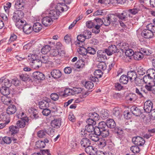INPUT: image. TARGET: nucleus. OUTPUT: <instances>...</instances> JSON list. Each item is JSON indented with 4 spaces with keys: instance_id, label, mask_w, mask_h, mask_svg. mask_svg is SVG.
<instances>
[{
    "instance_id": "nucleus-1",
    "label": "nucleus",
    "mask_w": 155,
    "mask_h": 155,
    "mask_svg": "<svg viewBox=\"0 0 155 155\" xmlns=\"http://www.w3.org/2000/svg\"><path fill=\"white\" fill-rule=\"evenodd\" d=\"M88 117L89 118L87 119L86 123H91L93 124H96V121H97L100 118L99 115L94 112L89 113Z\"/></svg>"
},
{
    "instance_id": "nucleus-2",
    "label": "nucleus",
    "mask_w": 155,
    "mask_h": 155,
    "mask_svg": "<svg viewBox=\"0 0 155 155\" xmlns=\"http://www.w3.org/2000/svg\"><path fill=\"white\" fill-rule=\"evenodd\" d=\"M106 54L107 52H105V49L104 50H99L97 52V57L96 59L97 61H104L107 59Z\"/></svg>"
},
{
    "instance_id": "nucleus-3",
    "label": "nucleus",
    "mask_w": 155,
    "mask_h": 155,
    "mask_svg": "<svg viewBox=\"0 0 155 155\" xmlns=\"http://www.w3.org/2000/svg\"><path fill=\"white\" fill-rule=\"evenodd\" d=\"M117 17L122 20L126 21L128 20V18H132V16L131 15L128 13L127 10L124 11L122 13H117L116 14Z\"/></svg>"
},
{
    "instance_id": "nucleus-4",
    "label": "nucleus",
    "mask_w": 155,
    "mask_h": 155,
    "mask_svg": "<svg viewBox=\"0 0 155 155\" xmlns=\"http://www.w3.org/2000/svg\"><path fill=\"white\" fill-rule=\"evenodd\" d=\"M20 118L21 119L18 120L16 123V125L18 128H24L27 124H28L29 120L28 118L27 117Z\"/></svg>"
},
{
    "instance_id": "nucleus-5",
    "label": "nucleus",
    "mask_w": 155,
    "mask_h": 155,
    "mask_svg": "<svg viewBox=\"0 0 155 155\" xmlns=\"http://www.w3.org/2000/svg\"><path fill=\"white\" fill-rule=\"evenodd\" d=\"M153 103L150 100L147 101L144 104L143 108L146 113H150L153 110Z\"/></svg>"
},
{
    "instance_id": "nucleus-6",
    "label": "nucleus",
    "mask_w": 155,
    "mask_h": 155,
    "mask_svg": "<svg viewBox=\"0 0 155 155\" xmlns=\"http://www.w3.org/2000/svg\"><path fill=\"white\" fill-rule=\"evenodd\" d=\"M132 141L135 145L139 146H143L145 143V140L144 139L139 136H137L133 138Z\"/></svg>"
},
{
    "instance_id": "nucleus-7",
    "label": "nucleus",
    "mask_w": 155,
    "mask_h": 155,
    "mask_svg": "<svg viewBox=\"0 0 155 155\" xmlns=\"http://www.w3.org/2000/svg\"><path fill=\"white\" fill-rule=\"evenodd\" d=\"M59 7L58 6L56 10H52L49 11V15L52 19H56L58 18L60 13V12H59L60 10L59 9Z\"/></svg>"
},
{
    "instance_id": "nucleus-8",
    "label": "nucleus",
    "mask_w": 155,
    "mask_h": 155,
    "mask_svg": "<svg viewBox=\"0 0 155 155\" xmlns=\"http://www.w3.org/2000/svg\"><path fill=\"white\" fill-rule=\"evenodd\" d=\"M24 14L22 11L19 10L15 11L13 14L12 19L14 21L20 20L24 16Z\"/></svg>"
},
{
    "instance_id": "nucleus-9",
    "label": "nucleus",
    "mask_w": 155,
    "mask_h": 155,
    "mask_svg": "<svg viewBox=\"0 0 155 155\" xmlns=\"http://www.w3.org/2000/svg\"><path fill=\"white\" fill-rule=\"evenodd\" d=\"M105 52H107V54L110 56L113 54L119 51V49H118L115 45H111L109 46L108 48L105 49Z\"/></svg>"
},
{
    "instance_id": "nucleus-10",
    "label": "nucleus",
    "mask_w": 155,
    "mask_h": 155,
    "mask_svg": "<svg viewBox=\"0 0 155 155\" xmlns=\"http://www.w3.org/2000/svg\"><path fill=\"white\" fill-rule=\"evenodd\" d=\"M127 76L129 80V81L131 82H132L135 81V83H136L137 77V74L134 71H128L127 73Z\"/></svg>"
},
{
    "instance_id": "nucleus-11",
    "label": "nucleus",
    "mask_w": 155,
    "mask_h": 155,
    "mask_svg": "<svg viewBox=\"0 0 155 155\" xmlns=\"http://www.w3.org/2000/svg\"><path fill=\"white\" fill-rule=\"evenodd\" d=\"M146 91L149 92L150 93L155 94V85L153 84V83H148L146 84L144 86Z\"/></svg>"
},
{
    "instance_id": "nucleus-12",
    "label": "nucleus",
    "mask_w": 155,
    "mask_h": 155,
    "mask_svg": "<svg viewBox=\"0 0 155 155\" xmlns=\"http://www.w3.org/2000/svg\"><path fill=\"white\" fill-rule=\"evenodd\" d=\"M103 123L100 135L103 137H106L109 135V130L105 124V122H104Z\"/></svg>"
},
{
    "instance_id": "nucleus-13",
    "label": "nucleus",
    "mask_w": 155,
    "mask_h": 155,
    "mask_svg": "<svg viewBox=\"0 0 155 155\" xmlns=\"http://www.w3.org/2000/svg\"><path fill=\"white\" fill-rule=\"evenodd\" d=\"M61 119L58 118L52 120L51 122V126L54 128H58L61 125Z\"/></svg>"
},
{
    "instance_id": "nucleus-14",
    "label": "nucleus",
    "mask_w": 155,
    "mask_h": 155,
    "mask_svg": "<svg viewBox=\"0 0 155 155\" xmlns=\"http://www.w3.org/2000/svg\"><path fill=\"white\" fill-rule=\"evenodd\" d=\"M141 35L143 37L146 38H151L153 35L152 32L148 28L143 30Z\"/></svg>"
},
{
    "instance_id": "nucleus-15",
    "label": "nucleus",
    "mask_w": 155,
    "mask_h": 155,
    "mask_svg": "<svg viewBox=\"0 0 155 155\" xmlns=\"http://www.w3.org/2000/svg\"><path fill=\"white\" fill-rule=\"evenodd\" d=\"M32 75L34 79L35 80H42L45 78L44 74L39 71L34 72L33 73Z\"/></svg>"
},
{
    "instance_id": "nucleus-16",
    "label": "nucleus",
    "mask_w": 155,
    "mask_h": 155,
    "mask_svg": "<svg viewBox=\"0 0 155 155\" xmlns=\"http://www.w3.org/2000/svg\"><path fill=\"white\" fill-rule=\"evenodd\" d=\"M51 76L54 79H58L60 78L62 73L58 69H53L51 72Z\"/></svg>"
},
{
    "instance_id": "nucleus-17",
    "label": "nucleus",
    "mask_w": 155,
    "mask_h": 155,
    "mask_svg": "<svg viewBox=\"0 0 155 155\" xmlns=\"http://www.w3.org/2000/svg\"><path fill=\"white\" fill-rule=\"evenodd\" d=\"M130 109L132 113L136 116H140L142 114L140 109L135 106H132Z\"/></svg>"
},
{
    "instance_id": "nucleus-18",
    "label": "nucleus",
    "mask_w": 155,
    "mask_h": 155,
    "mask_svg": "<svg viewBox=\"0 0 155 155\" xmlns=\"http://www.w3.org/2000/svg\"><path fill=\"white\" fill-rule=\"evenodd\" d=\"M1 119L5 121L6 124H8L10 121V117L9 114L7 112H3L0 115Z\"/></svg>"
},
{
    "instance_id": "nucleus-19",
    "label": "nucleus",
    "mask_w": 155,
    "mask_h": 155,
    "mask_svg": "<svg viewBox=\"0 0 155 155\" xmlns=\"http://www.w3.org/2000/svg\"><path fill=\"white\" fill-rule=\"evenodd\" d=\"M22 1L23 0H17L15 1V6L17 9L21 10L24 9L25 4Z\"/></svg>"
},
{
    "instance_id": "nucleus-20",
    "label": "nucleus",
    "mask_w": 155,
    "mask_h": 155,
    "mask_svg": "<svg viewBox=\"0 0 155 155\" xmlns=\"http://www.w3.org/2000/svg\"><path fill=\"white\" fill-rule=\"evenodd\" d=\"M22 29L24 32L27 34H30L33 31V28H32V26L28 24L25 23L24 25V27Z\"/></svg>"
},
{
    "instance_id": "nucleus-21",
    "label": "nucleus",
    "mask_w": 155,
    "mask_h": 155,
    "mask_svg": "<svg viewBox=\"0 0 155 155\" xmlns=\"http://www.w3.org/2000/svg\"><path fill=\"white\" fill-rule=\"evenodd\" d=\"M104 121H101L99 123L98 127L95 126L94 127V131L95 134L100 136L101 134V131L102 128Z\"/></svg>"
},
{
    "instance_id": "nucleus-22",
    "label": "nucleus",
    "mask_w": 155,
    "mask_h": 155,
    "mask_svg": "<svg viewBox=\"0 0 155 155\" xmlns=\"http://www.w3.org/2000/svg\"><path fill=\"white\" fill-rule=\"evenodd\" d=\"M52 19L51 17L46 16L43 18L42 19V22L45 26L50 25L52 23Z\"/></svg>"
},
{
    "instance_id": "nucleus-23",
    "label": "nucleus",
    "mask_w": 155,
    "mask_h": 155,
    "mask_svg": "<svg viewBox=\"0 0 155 155\" xmlns=\"http://www.w3.org/2000/svg\"><path fill=\"white\" fill-rule=\"evenodd\" d=\"M30 64L32 66V68L36 69L39 68L42 66L41 62L39 59L32 61Z\"/></svg>"
},
{
    "instance_id": "nucleus-24",
    "label": "nucleus",
    "mask_w": 155,
    "mask_h": 155,
    "mask_svg": "<svg viewBox=\"0 0 155 155\" xmlns=\"http://www.w3.org/2000/svg\"><path fill=\"white\" fill-rule=\"evenodd\" d=\"M105 124L108 128H114L116 127V123L113 119H109L107 120L106 122H105Z\"/></svg>"
},
{
    "instance_id": "nucleus-25",
    "label": "nucleus",
    "mask_w": 155,
    "mask_h": 155,
    "mask_svg": "<svg viewBox=\"0 0 155 155\" xmlns=\"http://www.w3.org/2000/svg\"><path fill=\"white\" fill-rule=\"evenodd\" d=\"M91 144V142L88 138H83L81 141V145L82 147H86L89 146Z\"/></svg>"
},
{
    "instance_id": "nucleus-26",
    "label": "nucleus",
    "mask_w": 155,
    "mask_h": 155,
    "mask_svg": "<svg viewBox=\"0 0 155 155\" xmlns=\"http://www.w3.org/2000/svg\"><path fill=\"white\" fill-rule=\"evenodd\" d=\"M78 41H76L75 43L76 45H82L84 44V42L85 39H86L84 35H80L77 37Z\"/></svg>"
},
{
    "instance_id": "nucleus-27",
    "label": "nucleus",
    "mask_w": 155,
    "mask_h": 155,
    "mask_svg": "<svg viewBox=\"0 0 155 155\" xmlns=\"http://www.w3.org/2000/svg\"><path fill=\"white\" fill-rule=\"evenodd\" d=\"M87 125L85 128L84 132H88L89 133L92 132L94 130V126L96 124H93L87 123Z\"/></svg>"
},
{
    "instance_id": "nucleus-28",
    "label": "nucleus",
    "mask_w": 155,
    "mask_h": 155,
    "mask_svg": "<svg viewBox=\"0 0 155 155\" xmlns=\"http://www.w3.org/2000/svg\"><path fill=\"white\" fill-rule=\"evenodd\" d=\"M16 111V106L14 105H10L7 108L6 112L9 115L12 114H14Z\"/></svg>"
},
{
    "instance_id": "nucleus-29",
    "label": "nucleus",
    "mask_w": 155,
    "mask_h": 155,
    "mask_svg": "<svg viewBox=\"0 0 155 155\" xmlns=\"http://www.w3.org/2000/svg\"><path fill=\"white\" fill-rule=\"evenodd\" d=\"M84 45H79V48L78 49V51L79 54L86 57L87 54V49L83 47Z\"/></svg>"
},
{
    "instance_id": "nucleus-30",
    "label": "nucleus",
    "mask_w": 155,
    "mask_h": 155,
    "mask_svg": "<svg viewBox=\"0 0 155 155\" xmlns=\"http://www.w3.org/2000/svg\"><path fill=\"white\" fill-rule=\"evenodd\" d=\"M85 65V62L83 60L80 59L78 60L74 64V67L77 68H82Z\"/></svg>"
},
{
    "instance_id": "nucleus-31",
    "label": "nucleus",
    "mask_w": 155,
    "mask_h": 155,
    "mask_svg": "<svg viewBox=\"0 0 155 155\" xmlns=\"http://www.w3.org/2000/svg\"><path fill=\"white\" fill-rule=\"evenodd\" d=\"M33 30L35 32H39L42 28V25L39 22L35 23L32 27Z\"/></svg>"
},
{
    "instance_id": "nucleus-32",
    "label": "nucleus",
    "mask_w": 155,
    "mask_h": 155,
    "mask_svg": "<svg viewBox=\"0 0 155 155\" xmlns=\"http://www.w3.org/2000/svg\"><path fill=\"white\" fill-rule=\"evenodd\" d=\"M15 22L16 26L20 29H22L24 27V25L26 23V21L24 20H17V21H14Z\"/></svg>"
},
{
    "instance_id": "nucleus-33",
    "label": "nucleus",
    "mask_w": 155,
    "mask_h": 155,
    "mask_svg": "<svg viewBox=\"0 0 155 155\" xmlns=\"http://www.w3.org/2000/svg\"><path fill=\"white\" fill-rule=\"evenodd\" d=\"M143 53L140 51L135 52L133 55L134 59L137 60H140L142 59L143 58Z\"/></svg>"
},
{
    "instance_id": "nucleus-34",
    "label": "nucleus",
    "mask_w": 155,
    "mask_h": 155,
    "mask_svg": "<svg viewBox=\"0 0 155 155\" xmlns=\"http://www.w3.org/2000/svg\"><path fill=\"white\" fill-rule=\"evenodd\" d=\"M129 80L127 75L123 74L121 75L119 79L120 82L123 84H126Z\"/></svg>"
},
{
    "instance_id": "nucleus-35",
    "label": "nucleus",
    "mask_w": 155,
    "mask_h": 155,
    "mask_svg": "<svg viewBox=\"0 0 155 155\" xmlns=\"http://www.w3.org/2000/svg\"><path fill=\"white\" fill-rule=\"evenodd\" d=\"M110 23L113 25H115L117 24L118 21L116 18L117 16H115L114 14H111L110 15Z\"/></svg>"
},
{
    "instance_id": "nucleus-36",
    "label": "nucleus",
    "mask_w": 155,
    "mask_h": 155,
    "mask_svg": "<svg viewBox=\"0 0 155 155\" xmlns=\"http://www.w3.org/2000/svg\"><path fill=\"white\" fill-rule=\"evenodd\" d=\"M0 92L3 95H8L10 93L9 88L4 87V86H3L0 89Z\"/></svg>"
},
{
    "instance_id": "nucleus-37",
    "label": "nucleus",
    "mask_w": 155,
    "mask_h": 155,
    "mask_svg": "<svg viewBox=\"0 0 155 155\" xmlns=\"http://www.w3.org/2000/svg\"><path fill=\"white\" fill-rule=\"evenodd\" d=\"M2 86L9 88L11 86V81L8 79H2Z\"/></svg>"
},
{
    "instance_id": "nucleus-38",
    "label": "nucleus",
    "mask_w": 155,
    "mask_h": 155,
    "mask_svg": "<svg viewBox=\"0 0 155 155\" xmlns=\"http://www.w3.org/2000/svg\"><path fill=\"white\" fill-rule=\"evenodd\" d=\"M99 62L97 64V67L99 68L98 69L104 71L106 68V65L104 61H98Z\"/></svg>"
},
{
    "instance_id": "nucleus-39",
    "label": "nucleus",
    "mask_w": 155,
    "mask_h": 155,
    "mask_svg": "<svg viewBox=\"0 0 155 155\" xmlns=\"http://www.w3.org/2000/svg\"><path fill=\"white\" fill-rule=\"evenodd\" d=\"M143 81L145 84L153 83V78L148 75H145L143 78Z\"/></svg>"
},
{
    "instance_id": "nucleus-40",
    "label": "nucleus",
    "mask_w": 155,
    "mask_h": 155,
    "mask_svg": "<svg viewBox=\"0 0 155 155\" xmlns=\"http://www.w3.org/2000/svg\"><path fill=\"white\" fill-rule=\"evenodd\" d=\"M40 60L42 64V63L49 64H51L52 63L51 61L49 60V58L48 56H42V57L41 58Z\"/></svg>"
},
{
    "instance_id": "nucleus-41",
    "label": "nucleus",
    "mask_w": 155,
    "mask_h": 155,
    "mask_svg": "<svg viewBox=\"0 0 155 155\" xmlns=\"http://www.w3.org/2000/svg\"><path fill=\"white\" fill-rule=\"evenodd\" d=\"M51 49V47L49 45H46L43 47L41 49V53L44 54H47Z\"/></svg>"
},
{
    "instance_id": "nucleus-42",
    "label": "nucleus",
    "mask_w": 155,
    "mask_h": 155,
    "mask_svg": "<svg viewBox=\"0 0 155 155\" xmlns=\"http://www.w3.org/2000/svg\"><path fill=\"white\" fill-rule=\"evenodd\" d=\"M46 144L44 141L39 140L36 143V147L38 148H43L45 146Z\"/></svg>"
},
{
    "instance_id": "nucleus-43",
    "label": "nucleus",
    "mask_w": 155,
    "mask_h": 155,
    "mask_svg": "<svg viewBox=\"0 0 155 155\" xmlns=\"http://www.w3.org/2000/svg\"><path fill=\"white\" fill-rule=\"evenodd\" d=\"M38 105L39 108L42 110L48 108L49 106V105H48L47 103H45L42 101L39 102Z\"/></svg>"
},
{
    "instance_id": "nucleus-44",
    "label": "nucleus",
    "mask_w": 155,
    "mask_h": 155,
    "mask_svg": "<svg viewBox=\"0 0 155 155\" xmlns=\"http://www.w3.org/2000/svg\"><path fill=\"white\" fill-rule=\"evenodd\" d=\"M9 129L12 135L17 133L18 131V128L17 126H10L9 127Z\"/></svg>"
},
{
    "instance_id": "nucleus-45",
    "label": "nucleus",
    "mask_w": 155,
    "mask_h": 155,
    "mask_svg": "<svg viewBox=\"0 0 155 155\" xmlns=\"http://www.w3.org/2000/svg\"><path fill=\"white\" fill-rule=\"evenodd\" d=\"M72 89H71L69 88H67L65 89L64 91V94L63 95L66 97V96L73 95Z\"/></svg>"
},
{
    "instance_id": "nucleus-46",
    "label": "nucleus",
    "mask_w": 155,
    "mask_h": 155,
    "mask_svg": "<svg viewBox=\"0 0 155 155\" xmlns=\"http://www.w3.org/2000/svg\"><path fill=\"white\" fill-rule=\"evenodd\" d=\"M28 111H29V112H30L31 111V112H32L33 118L36 119L39 117V115L38 113V111L36 110L34 108H31L29 109Z\"/></svg>"
},
{
    "instance_id": "nucleus-47",
    "label": "nucleus",
    "mask_w": 155,
    "mask_h": 155,
    "mask_svg": "<svg viewBox=\"0 0 155 155\" xmlns=\"http://www.w3.org/2000/svg\"><path fill=\"white\" fill-rule=\"evenodd\" d=\"M110 15H108L107 17H106L103 18V24H104L105 26H108L110 24Z\"/></svg>"
},
{
    "instance_id": "nucleus-48",
    "label": "nucleus",
    "mask_w": 155,
    "mask_h": 155,
    "mask_svg": "<svg viewBox=\"0 0 155 155\" xmlns=\"http://www.w3.org/2000/svg\"><path fill=\"white\" fill-rule=\"evenodd\" d=\"M84 86L87 89L90 90L93 88L94 84L92 81H87L85 82Z\"/></svg>"
},
{
    "instance_id": "nucleus-49",
    "label": "nucleus",
    "mask_w": 155,
    "mask_h": 155,
    "mask_svg": "<svg viewBox=\"0 0 155 155\" xmlns=\"http://www.w3.org/2000/svg\"><path fill=\"white\" fill-rule=\"evenodd\" d=\"M127 11H128V13L130 15L131 14L134 15H135L139 11H140V9L137 8H134L132 9H130Z\"/></svg>"
},
{
    "instance_id": "nucleus-50",
    "label": "nucleus",
    "mask_w": 155,
    "mask_h": 155,
    "mask_svg": "<svg viewBox=\"0 0 155 155\" xmlns=\"http://www.w3.org/2000/svg\"><path fill=\"white\" fill-rule=\"evenodd\" d=\"M143 92L145 93H147V92L146 91V90H143L142 88H141V90H140L138 88H136L135 89V92L137 93L140 97H143L142 92Z\"/></svg>"
},
{
    "instance_id": "nucleus-51",
    "label": "nucleus",
    "mask_w": 155,
    "mask_h": 155,
    "mask_svg": "<svg viewBox=\"0 0 155 155\" xmlns=\"http://www.w3.org/2000/svg\"><path fill=\"white\" fill-rule=\"evenodd\" d=\"M98 143L100 147L103 148L106 145L107 141L105 139H102L99 140Z\"/></svg>"
},
{
    "instance_id": "nucleus-52",
    "label": "nucleus",
    "mask_w": 155,
    "mask_h": 155,
    "mask_svg": "<svg viewBox=\"0 0 155 155\" xmlns=\"http://www.w3.org/2000/svg\"><path fill=\"white\" fill-rule=\"evenodd\" d=\"M38 56L36 54H30L28 57V59L30 61V63L37 59Z\"/></svg>"
},
{
    "instance_id": "nucleus-53",
    "label": "nucleus",
    "mask_w": 155,
    "mask_h": 155,
    "mask_svg": "<svg viewBox=\"0 0 155 155\" xmlns=\"http://www.w3.org/2000/svg\"><path fill=\"white\" fill-rule=\"evenodd\" d=\"M117 45L120 47V48L121 50H123L124 49L126 50L127 47H128V44L126 43L120 42Z\"/></svg>"
},
{
    "instance_id": "nucleus-54",
    "label": "nucleus",
    "mask_w": 155,
    "mask_h": 155,
    "mask_svg": "<svg viewBox=\"0 0 155 155\" xmlns=\"http://www.w3.org/2000/svg\"><path fill=\"white\" fill-rule=\"evenodd\" d=\"M99 135L94 134H89V138L93 141L97 142L99 140V138L98 137Z\"/></svg>"
},
{
    "instance_id": "nucleus-55",
    "label": "nucleus",
    "mask_w": 155,
    "mask_h": 155,
    "mask_svg": "<svg viewBox=\"0 0 155 155\" xmlns=\"http://www.w3.org/2000/svg\"><path fill=\"white\" fill-rule=\"evenodd\" d=\"M155 70L153 69H150L147 71V75L153 78L155 76Z\"/></svg>"
},
{
    "instance_id": "nucleus-56",
    "label": "nucleus",
    "mask_w": 155,
    "mask_h": 155,
    "mask_svg": "<svg viewBox=\"0 0 155 155\" xmlns=\"http://www.w3.org/2000/svg\"><path fill=\"white\" fill-rule=\"evenodd\" d=\"M87 49V53L93 55L96 54V51L94 48L91 47H88Z\"/></svg>"
},
{
    "instance_id": "nucleus-57",
    "label": "nucleus",
    "mask_w": 155,
    "mask_h": 155,
    "mask_svg": "<svg viewBox=\"0 0 155 155\" xmlns=\"http://www.w3.org/2000/svg\"><path fill=\"white\" fill-rule=\"evenodd\" d=\"M47 132L46 131L41 130L38 131L37 133L38 136L40 138H43L46 136Z\"/></svg>"
},
{
    "instance_id": "nucleus-58",
    "label": "nucleus",
    "mask_w": 155,
    "mask_h": 155,
    "mask_svg": "<svg viewBox=\"0 0 155 155\" xmlns=\"http://www.w3.org/2000/svg\"><path fill=\"white\" fill-rule=\"evenodd\" d=\"M95 25H100V27H101L103 25V19H101L100 18H95L94 20Z\"/></svg>"
},
{
    "instance_id": "nucleus-59",
    "label": "nucleus",
    "mask_w": 155,
    "mask_h": 155,
    "mask_svg": "<svg viewBox=\"0 0 155 155\" xmlns=\"http://www.w3.org/2000/svg\"><path fill=\"white\" fill-rule=\"evenodd\" d=\"M138 146H132L130 147L131 150L134 153H136L139 152L140 150Z\"/></svg>"
},
{
    "instance_id": "nucleus-60",
    "label": "nucleus",
    "mask_w": 155,
    "mask_h": 155,
    "mask_svg": "<svg viewBox=\"0 0 155 155\" xmlns=\"http://www.w3.org/2000/svg\"><path fill=\"white\" fill-rule=\"evenodd\" d=\"M72 90L73 95L81 93L82 91V89L80 87H73Z\"/></svg>"
},
{
    "instance_id": "nucleus-61",
    "label": "nucleus",
    "mask_w": 155,
    "mask_h": 155,
    "mask_svg": "<svg viewBox=\"0 0 155 155\" xmlns=\"http://www.w3.org/2000/svg\"><path fill=\"white\" fill-rule=\"evenodd\" d=\"M113 114L116 117L118 116L120 114V111L118 107H115L113 110Z\"/></svg>"
},
{
    "instance_id": "nucleus-62",
    "label": "nucleus",
    "mask_w": 155,
    "mask_h": 155,
    "mask_svg": "<svg viewBox=\"0 0 155 155\" xmlns=\"http://www.w3.org/2000/svg\"><path fill=\"white\" fill-rule=\"evenodd\" d=\"M94 76L98 78H100L103 74V73L101 71L100 69L96 70L94 71Z\"/></svg>"
},
{
    "instance_id": "nucleus-63",
    "label": "nucleus",
    "mask_w": 155,
    "mask_h": 155,
    "mask_svg": "<svg viewBox=\"0 0 155 155\" xmlns=\"http://www.w3.org/2000/svg\"><path fill=\"white\" fill-rule=\"evenodd\" d=\"M147 28L149 29L153 34V33H155V25H153L151 24H150L147 26Z\"/></svg>"
},
{
    "instance_id": "nucleus-64",
    "label": "nucleus",
    "mask_w": 155,
    "mask_h": 155,
    "mask_svg": "<svg viewBox=\"0 0 155 155\" xmlns=\"http://www.w3.org/2000/svg\"><path fill=\"white\" fill-rule=\"evenodd\" d=\"M137 70L138 74L140 75H144L146 71L141 66L139 67Z\"/></svg>"
}]
</instances>
